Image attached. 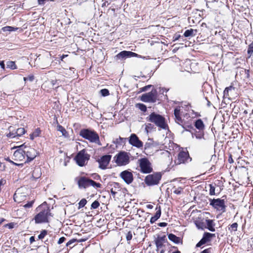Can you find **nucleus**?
<instances>
[{"mask_svg": "<svg viewBox=\"0 0 253 253\" xmlns=\"http://www.w3.org/2000/svg\"><path fill=\"white\" fill-rule=\"evenodd\" d=\"M38 213L35 215L34 220L36 224L46 223L49 221V216H52L49 208L46 202H44L36 209Z\"/></svg>", "mask_w": 253, "mask_h": 253, "instance_id": "nucleus-1", "label": "nucleus"}, {"mask_svg": "<svg viewBox=\"0 0 253 253\" xmlns=\"http://www.w3.org/2000/svg\"><path fill=\"white\" fill-rule=\"evenodd\" d=\"M146 120L147 122L154 124L160 129H167L168 128L166 119L163 116L155 112L151 113L146 118Z\"/></svg>", "mask_w": 253, "mask_h": 253, "instance_id": "nucleus-2", "label": "nucleus"}, {"mask_svg": "<svg viewBox=\"0 0 253 253\" xmlns=\"http://www.w3.org/2000/svg\"><path fill=\"white\" fill-rule=\"evenodd\" d=\"M181 108L180 107H176L174 110V115L175 116V122L179 125H181L183 128L187 130L186 128H191V118H194L195 116H192L190 117L188 114H186L184 117H186L187 119L190 118L187 121H185L184 119H182L181 116H182V112L181 111Z\"/></svg>", "mask_w": 253, "mask_h": 253, "instance_id": "nucleus-3", "label": "nucleus"}, {"mask_svg": "<svg viewBox=\"0 0 253 253\" xmlns=\"http://www.w3.org/2000/svg\"><path fill=\"white\" fill-rule=\"evenodd\" d=\"M130 157L129 153L122 151L114 156V161L118 166H125L130 163Z\"/></svg>", "mask_w": 253, "mask_h": 253, "instance_id": "nucleus-4", "label": "nucleus"}, {"mask_svg": "<svg viewBox=\"0 0 253 253\" xmlns=\"http://www.w3.org/2000/svg\"><path fill=\"white\" fill-rule=\"evenodd\" d=\"M80 135L90 142L99 144V137L97 133L88 129H83L80 132Z\"/></svg>", "mask_w": 253, "mask_h": 253, "instance_id": "nucleus-5", "label": "nucleus"}, {"mask_svg": "<svg viewBox=\"0 0 253 253\" xmlns=\"http://www.w3.org/2000/svg\"><path fill=\"white\" fill-rule=\"evenodd\" d=\"M138 163L140 168V170L143 173H149L152 171V164L147 158H144L138 160Z\"/></svg>", "mask_w": 253, "mask_h": 253, "instance_id": "nucleus-6", "label": "nucleus"}, {"mask_svg": "<svg viewBox=\"0 0 253 253\" xmlns=\"http://www.w3.org/2000/svg\"><path fill=\"white\" fill-rule=\"evenodd\" d=\"M90 158V156L84 149L80 151L77 154L75 160L77 164L80 167L85 166Z\"/></svg>", "mask_w": 253, "mask_h": 253, "instance_id": "nucleus-7", "label": "nucleus"}, {"mask_svg": "<svg viewBox=\"0 0 253 253\" xmlns=\"http://www.w3.org/2000/svg\"><path fill=\"white\" fill-rule=\"evenodd\" d=\"M162 175L160 173L156 172L149 174L145 178V182L148 186L157 185L159 183Z\"/></svg>", "mask_w": 253, "mask_h": 253, "instance_id": "nucleus-8", "label": "nucleus"}, {"mask_svg": "<svg viewBox=\"0 0 253 253\" xmlns=\"http://www.w3.org/2000/svg\"><path fill=\"white\" fill-rule=\"evenodd\" d=\"M157 99V91L156 89H152L151 91L143 94L141 96V100L145 102L154 103Z\"/></svg>", "mask_w": 253, "mask_h": 253, "instance_id": "nucleus-9", "label": "nucleus"}, {"mask_svg": "<svg viewBox=\"0 0 253 253\" xmlns=\"http://www.w3.org/2000/svg\"><path fill=\"white\" fill-rule=\"evenodd\" d=\"M210 205L217 211L223 213L225 211L226 206L224 200L220 199H212L211 201Z\"/></svg>", "mask_w": 253, "mask_h": 253, "instance_id": "nucleus-10", "label": "nucleus"}, {"mask_svg": "<svg viewBox=\"0 0 253 253\" xmlns=\"http://www.w3.org/2000/svg\"><path fill=\"white\" fill-rule=\"evenodd\" d=\"M23 151H24L25 155H26L27 160L25 162H30L34 160L37 155V151L33 148L30 146H24Z\"/></svg>", "mask_w": 253, "mask_h": 253, "instance_id": "nucleus-11", "label": "nucleus"}, {"mask_svg": "<svg viewBox=\"0 0 253 253\" xmlns=\"http://www.w3.org/2000/svg\"><path fill=\"white\" fill-rule=\"evenodd\" d=\"M119 176L127 184H130L133 182V175L131 171L129 169L122 171L120 173Z\"/></svg>", "mask_w": 253, "mask_h": 253, "instance_id": "nucleus-12", "label": "nucleus"}, {"mask_svg": "<svg viewBox=\"0 0 253 253\" xmlns=\"http://www.w3.org/2000/svg\"><path fill=\"white\" fill-rule=\"evenodd\" d=\"M191 161V158L189 157V154L187 151H180L178 156L177 158L175 161V163L177 165L184 164L188 161Z\"/></svg>", "mask_w": 253, "mask_h": 253, "instance_id": "nucleus-13", "label": "nucleus"}, {"mask_svg": "<svg viewBox=\"0 0 253 253\" xmlns=\"http://www.w3.org/2000/svg\"><path fill=\"white\" fill-rule=\"evenodd\" d=\"M111 156L110 155H106L101 157L97 160L99 163V168L102 169H105L107 168L110 160Z\"/></svg>", "mask_w": 253, "mask_h": 253, "instance_id": "nucleus-14", "label": "nucleus"}, {"mask_svg": "<svg viewBox=\"0 0 253 253\" xmlns=\"http://www.w3.org/2000/svg\"><path fill=\"white\" fill-rule=\"evenodd\" d=\"M129 143L137 148H141L143 145V142L139 140L137 136L134 133L130 135L129 138Z\"/></svg>", "mask_w": 253, "mask_h": 253, "instance_id": "nucleus-15", "label": "nucleus"}, {"mask_svg": "<svg viewBox=\"0 0 253 253\" xmlns=\"http://www.w3.org/2000/svg\"><path fill=\"white\" fill-rule=\"evenodd\" d=\"M23 147V145L20 146L19 148L14 152L12 157L14 161L19 162L24 161L25 157Z\"/></svg>", "mask_w": 253, "mask_h": 253, "instance_id": "nucleus-16", "label": "nucleus"}, {"mask_svg": "<svg viewBox=\"0 0 253 253\" xmlns=\"http://www.w3.org/2000/svg\"><path fill=\"white\" fill-rule=\"evenodd\" d=\"M79 188H86L89 186L90 179L84 176L76 178Z\"/></svg>", "mask_w": 253, "mask_h": 253, "instance_id": "nucleus-17", "label": "nucleus"}, {"mask_svg": "<svg viewBox=\"0 0 253 253\" xmlns=\"http://www.w3.org/2000/svg\"><path fill=\"white\" fill-rule=\"evenodd\" d=\"M137 56V54L134 52L131 51H123L118 53L115 56V58L116 59H123L128 57H136Z\"/></svg>", "mask_w": 253, "mask_h": 253, "instance_id": "nucleus-18", "label": "nucleus"}, {"mask_svg": "<svg viewBox=\"0 0 253 253\" xmlns=\"http://www.w3.org/2000/svg\"><path fill=\"white\" fill-rule=\"evenodd\" d=\"M215 236V234L210 233H205L202 239L197 244L196 247H200L202 245L210 241L211 238Z\"/></svg>", "mask_w": 253, "mask_h": 253, "instance_id": "nucleus-19", "label": "nucleus"}, {"mask_svg": "<svg viewBox=\"0 0 253 253\" xmlns=\"http://www.w3.org/2000/svg\"><path fill=\"white\" fill-rule=\"evenodd\" d=\"M25 129L24 128H18L15 132H10L7 134V136L11 138H14L16 136H20L25 133Z\"/></svg>", "mask_w": 253, "mask_h": 253, "instance_id": "nucleus-20", "label": "nucleus"}, {"mask_svg": "<svg viewBox=\"0 0 253 253\" xmlns=\"http://www.w3.org/2000/svg\"><path fill=\"white\" fill-rule=\"evenodd\" d=\"M157 211L154 216H152L150 219V223H153L156 220H157L161 216V210L160 207H157L156 208Z\"/></svg>", "mask_w": 253, "mask_h": 253, "instance_id": "nucleus-21", "label": "nucleus"}, {"mask_svg": "<svg viewBox=\"0 0 253 253\" xmlns=\"http://www.w3.org/2000/svg\"><path fill=\"white\" fill-rule=\"evenodd\" d=\"M206 223L207 224V228L211 231L214 232L215 231L214 226L215 224L213 220L211 219H207Z\"/></svg>", "mask_w": 253, "mask_h": 253, "instance_id": "nucleus-22", "label": "nucleus"}, {"mask_svg": "<svg viewBox=\"0 0 253 253\" xmlns=\"http://www.w3.org/2000/svg\"><path fill=\"white\" fill-rule=\"evenodd\" d=\"M168 238L169 240L175 244H178L181 242V239L179 237L171 233L168 235Z\"/></svg>", "mask_w": 253, "mask_h": 253, "instance_id": "nucleus-23", "label": "nucleus"}, {"mask_svg": "<svg viewBox=\"0 0 253 253\" xmlns=\"http://www.w3.org/2000/svg\"><path fill=\"white\" fill-rule=\"evenodd\" d=\"M195 126L198 129L203 130L205 128V125L201 119H198L195 123Z\"/></svg>", "mask_w": 253, "mask_h": 253, "instance_id": "nucleus-24", "label": "nucleus"}, {"mask_svg": "<svg viewBox=\"0 0 253 253\" xmlns=\"http://www.w3.org/2000/svg\"><path fill=\"white\" fill-rule=\"evenodd\" d=\"M197 32V30H194V29H190L186 30L185 32L184 33V36L185 37H193L195 36L196 35V33Z\"/></svg>", "mask_w": 253, "mask_h": 253, "instance_id": "nucleus-25", "label": "nucleus"}, {"mask_svg": "<svg viewBox=\"0 0 253 253\" xmlns=\"http://www.w3.org/2000/svg\"><path fill=\"white\" fill-rule=\"evenodd\" d=\"M165 241V237H161L158 239L156 241V245L157 247V249L158 248H162L165 247V246L164 245V243Z\"/></svg>", "mask_w": 253, "mask_h": 253, "instance_id": "nucleus-26", "label": "nucleus"}, {"mask_svg": "<svg viewBox=\"0 0 253 253\" xmlns=\"http://www.w3.org/2000/svg\"><path fill=\"white\" fill-rule=\"evenodd\" d=\"M57 130L61 132L63 136L65 137H68L69 135L66 130L61 125H58L57 126Z\"/></svg>", "mask_w": 253, "mask_h": 253, "instance_id": "nucleus-27", "label": "nucleus"}, {"mask_svg": "<svg viewBox=\"0 0 253 253\" xmlns=\"http://www.w3.org/2000/svg\"><path fill=\"white\" fill-rule=\"evenodd\" d=\"M155 129L151 123H147L145 125V130L147 133L152 132Z\"/></svg>", "mask_w": 253, "mask_h": 253, "instance_id": "nucleus-28", "label": "nucleus"}, {"mask_svg": "<svg viewBox=\"0 0 253 253\" xmlns=\"http://www.w3.org/2000/svg\"><path fill=\"white\" fill-rule=\"evenodd\" d=\"M41 131L40 128H37L30 135L31 139L33 140L35 138L37 137L40 135Z\"/></svg>", "mask_w": 253, "mask_h": 253, "instance_id": "nucleus-29", "label": "nucleus"}, {"mask_svg": "<svg viewBox=\"0 0 253 253\" xmlns=\"http://www.w3.org/2000/svg\"><path fill=\"white\" fill-rule=\"evenodd\" d=\"M18 29L17 27H13L11 26H5L2 28L3 32H13L16 31Z\"/></svg>", "mask_w": 253, "mask_h": 253, "instance_id": "nucleus-30", "label": "nucleus"}, {"mask_svg": "<svg viewBox=\"0 0 253 253\" xmlns=\"http://www.w3.org/2000/svg\"><path fill=\"white\" fill-rule=\"evenodd\" d=\"M91 186L95 188H98L101 187V184L99 183H97L94 181L90 179L89 186Z\"/></svg>", "mask_w": 253, "mask_h": 253, "instance_id": "nucleus-31", "label": "nucleus"}, {"mask_svg": "<svg viewBox=\"0 0 253 253\" xmlns=\"http://www.w3.org/2000/svg\"><path fill=\"white\" fill-rule=\"evenodd\" d=\"M7 67L12 69H16L17 67L14 62L9 61H8L6 63Z\"/></svg>", "mask_w": 253, "mask_h": 253, "instance_id": "nucleus-32", "label": "nucleus"}, {"mask_svg": "<svg viewBox=\"0 0 253 253\" xmlns=\"http://www.w3.org/2000/svg\"><path fill=\"white\" fill-rule=\"evenodd\" d=\"M136 107L144 112L147 110L146 106L143 104L137 103L136 104Z\"/></svg>", "mask_w": 253, "mask_h": 253, "instance_id": "nucleus-33", "label": "nucleus"}, {"mask_svg": "<svg viewBox=\"0 0 253 253\" xmlns=\"http://www.w3.org/2000/svg\"><path fill=\"white\" fill-rule=\"evenodd\" d=\"M172 189H173V192L176 195L180 194L183 190V188H181V187H179L178 188H176V187H174L172 188Z\"/></svg>", "mask_w": 253, "mask_h": 253, "instance_id": "nucleus-34", "label": "nucleus"}, {"mask_svg": "<svg viewBox=\"0 0 253 253\" xmlns=\"http://www.w3.org/2000/svg\"><path fill=\"white\" fill-rule=\"evenodd\" d=\"M195 224L196 225V227L198 229H203L205 228H206V226L204 225V223L201 222L200 221H196L195 222Z\"/></svg>", "mask_w": 253, "mask_h": 253, "instance_id": "nucleus-35", "label": "nucleus"}, {"mask_svg": "<svg viewBox=\"0 0 253 253\" xmlns=\"http://www.w3.org/2000/svg\"><path fill=\"white\" fill-rule=\"evenodd\" d=\"M248 54L250 55L249 57L253 53V42L249 45L248 48Z\"/></svg>", "mask_w": 253, "mask_h": 253, "instance_id": "nucleus-36", "label": "nucleus"}, {"mask_svg": "<svg viewBox=\"0 0 253 253\" xmlns=\"http://www.w3.org/2000/svg\"><path fill=\"white\" fill-rule=\"evenodd\" d=\"M86 200L85 199H82L79 203L78 209H80L84 207L86 204Z\"/></svg>", "mask_w": 253, "mask_h": 253, "instance_id": "nucleus-37", "label": "nucleus"}, {"mask_svg": "<svg viewBox=\"0 0 253 253\" xmlns=\"http://www.w3.org/2000/svg\"><path fill=\"white\" fill-rule=\"evenodd\" d=\"M210 190H209V193L211 195H214L215 194V187L212 184H210Z\"/></svg>", "mask_w": 253, "mask_h": 253, "instance_id": "nucleus-38", "label": "nucleus"}, {"mask_svg": "<svg viewBox=\"0 0 253 253\" xmlns=\"http://www.w3.org/2000/svg\"><path fill=\"white\" fill-rule=\"evenodd\" d=\"M100 92L103 96H106L109 94V90L107 89H102Z\"/></svg>", "mask_w": 253, "mask_h": 253, "instance_id": "nucleus-39", "label": "nucleus"}, {"mask_svg": "<svg viewBox=\"0 0 253 253\" xmlns=\"http://www.w3.org/2000/svg\"><path fill=\"white\" fill-rule=\"evenodd\" d=\"M99 203L97 201H95L92 203L91 207L92 209H96L99 207Z\"/></svg>", "mask_w": 253, "mask_h": 253, "instance_id": "nucleus-40", "label": "nucleus"}, {"mask_svg": "<svg viewBox=\"0 0 253 253\" xmlns=\"http://www.w3.org/2000/svg\"><path fill=\"white\" fill-rule=\"evenodd\" d=\"M47 234V231L45 230L42 231L41 234L38 236L39 239H42Z\"/></svg>", "mask_w": 253, "mask_h": 253, "instance_id": "nucleus-41", "label": "nucleus"}, {"mask_svg": "<svg viewBox=\"0 0 253 253\" xmlns=\"http://www.w3.org/2000/svg\"><path fill=\"white\" fill-rule=\"evenodd\" d=\"M132 238V234L131 231L128 232L126 234V239L127 241H130Z\"/></svg>", "mask_w": 253, "mask_h": 253, "instance_id": "nucleus-42", "label": "nucleus"}, {"mask_svg": "<svg viewBox=\"0 0 253 253\" xmlns=\"http://www.w3.org/2000/svg\"><path fill=\"white\" fill-rule=\"evenodd\" d=\"M230 228L232 231H236L237 230L238 224L237 223H234L231 225Z\"/></svg>", "mask_w": 253, "mask_h": 253, "instance_id": "nucleus-43", "label": "nucleus"}, {"mask_svg": "<svg viewBox=\"0 0 253 253\" xmlns=\"http://www.w3.org/2000/svg\"><path fill=\"white\" fill-rule=\"evenodd\" d=\"M76 241V239H73L66 243V246L72 248L71 245Z\"/></svg>", "mask_w": 253, "mask_h": 253, "instance_id": "nucleus-44", "label": "nucleus"}, {"mask_svg": "<svg viewBox=\"0 0 253 253\" xmlns=\"http://www.w3.org/2000/svg\"><path fill=\"white\" fill-rule=\"evenodd\" d=\"M5 160L7 161H8V162L13 164V165H16V166H23V164L22 163H21V164L16 163L14 162L13 161H12V160H11L9 158H7L5 159Z\"/></svg>", "mask_w": 253, "mask_h": 253, "instance_id": "nucleus-45", "label": "nucleus"}, {"mask_svg": "<svg viewBox=\"0 0 253 253\" xmlns=\"http://www.w3.org/2000/svg\"><path fill=\"white\" fill-rule=\"evenodd\" d=\"M157 251L158 252V253H164L166 251V247L165 246L162 248H160V249L158 248L157 249Z\"/></svg>", "mask_w": 253, "mask_h": 253, "instance_id": "nucleus-46", "label": "nucleus"}, {"mask_svg": "<svg viewBox=\"0 0 253 253\" xmlns=\"http://www.w3.org/2000/svg\"><path fill=\"white\" fill-rule=\"evenodd\" d=\"M34 203V201H31V202H28L27 204H25L24 207L25 208H31L33 206V204Z\"/></svg>", "mask_w": 253, "mask_h": 253, "instance_id": "nucleus-47", "label": "nucleus"}, {"mask_svg": "<svg viewBox=\"0 0 253 253\" xmlns=\"http://www.w3.org/2000/svg\"><path fill=\"white\" fill-rule=\"evenodd\" d=\"M211 248H210L204 250V251H202L200 253H211Z\"/></svg>", "mask_w": 253, "mask_h": 253, "instance_id": "nucleus-48", "label": "nucleus"}, {"mask_svg": "<svg viewBox=\"0 0 253 253\" xmlns=\"http://www.w3.org/2000/svg\"><path fill=\"white\" fill-rule=\"evenodd\" d=\"M65 240H66V238L64 237H62L60 238H59V239L58 241V244H61L63 243Z\"/></svg>", "mask_w": 253, "mask_h": 253, "instance_id": "nucleus-49", "label": "nucleus"}, {"mask_svg": "<svg viewBox=\"0 0 253 253\" xmlns=\"http://www.w3.org/2000/svg\"><path fill=\"white\" fill-rule=\"evenodd\" d=\"M151 85H146L143 87H142L141 88V90L142 91H147L149 88H150L151 87Z\"/></svg>", "mask_w": 253, "mask_h": 253, "instance_id": "nucleus-50", "label": "nucleus"}, {"mask_svg": "<svg viewBox=\"0 0 253 253\" xmlns=\"http://www.w3.org/2000/svg\"><path fill=\"white\" fill-rule=\"evenodd\" d=\"M5 183V180L3 179H1L0 180V192L1 191V187L2 185H3Z\"/></svg>", "mask_w": 253, "mask_h": 253, "instance_id": "nucleus-51", "label": "nucleus"}, {"mask_svg": "<svg viewBox=\"0 0 253 253\" xmlns=\"http://www.w3.org/2000/svg\"><path fill=\"white\" fill-rule=\"evenodd\" d=\"M0 66L3 70L4 69L5 65H4V62L3 61L0 62Z\"/></svg>", "mask_w": 253, "mask_h": 253, "instance_id": "nucleus-52", "label": "nucleus"}, {"mask_svg": "<svg viewBox=\"0 0 253 253\" xmlns=\"http://www.w3.org/2000/svg\"><path fill=\"white\" fill-rule=\"evenodd\" d=\"M167 225V223L166 222H161L159 224V226L160 227H165Z\"/></svg>", "mask_w": 253, "mask_h": 253, "instance_id": "nucleus-53", "label": "nucleus"}, {"mask_svg": "<svg viewBox=\"0 0 253 253\" xmlns=\"http://www.w3.org/2000/svg\"><path fill=\"white\" fill-rule=\"evenodd\" d=\"M28 78V80H29L30 81L32 82L34 80V76H29L28 77H27Z\"/></svg>", "mask_w": 253, "mask_h": 253, "instance_id": "nucleus-54", "label": "nucleus"}, {"mask_svg": "<svg viewBox=\"0 0 253 253\" xmlns=\"http://www.w3.org/2000/svg\"><path fill=\"white\" fill-rule=\"evenodd\" d=\"M18 194L17 193H15L14 195V199L15 201H17L16 199L18 198Z\"/></svg>", "mask_w": 253, "mask_h": 253, "instance_id": "nucleus-55", "label": "nucleus"}, {"mask_svg": "<svg viewBox=\"0 0 253 253\" xmlns=\"http://www.w3.org/2000/svg\"><path fill=\"white\" fill-rule=\"evenodd\" d=\"M57 82V80H55V81L53 80L51 82V83L52 86H54V85L56 84Z\"/></svg>", "mask_w": 253, "mask_h": 253, "instance_id": "nucleus-56", "label": "nucleus"}, {"mask_svg": "<svg viewBox=\"0 0 253 253\" xmlns=\"http://www.w3.org/2000/svg\"><path fill=\"white\" fill-rule=\"evenodd\" d=\"M228 161L230 163H233V160L232 159V157H231V156H230L229 158V160H228Z\"/></svg>", "mask_w": 253, "mask_h": 253, "instance_id": "nucleus-57", "label": "nucleus"}, {"mask_svg": "<svg viewBox=\"0 0 253 253\" xmlns=\"http://www.w3.org/2000/svg\"><path fill=\"white\" fill-rule=\"evenodd\" d=\"M39 171H40V169L39 168L35 169L34 170L33 175L34 176V174L36 172H39Z\"/></svg>", "mask_w": 253, "mask_h": 253, "instance_id": "nucleus-58", "label": "nucleus"}, {"mask_svg": "<svg viewBox=\"0 0 253 253\" xmlns=\"http://www.w3.org/2000/svg\"><path fill=\"white\" fill-rule=\"evenodd\" d=\"M146 207L148 209H152L153 208V206L152 205H147Z\"/></svg>", "mask_w": 253, "mask_h": 253, "instance_id": "nucleus-59", "label": "nucleus"}, {"mask_svg": "<svg viewBox=\"0 0 253 253\" xmlns=\"http://www.w3.org/2000/svg\"><path fill=\"white\" fill-rule=\"evenodd\" d=\"M35 241V239H34V237L33 236H32L30 237V241L31 243H32L33 242H34Z\"/></svg>", "mask_w": 253, "mask_h": 253, "instance_id": "nucleus-60", "label": "nucleus"}, {"mask_svg": "<svg viewBox=\"0 0 253 253\" xmlns=\"http://www.w3.org/2000/svg\"><path fill=\"white\" fill-rule=\"evenodd\" d=\"M94 179H98L100 178V176L98 174H95V176L94 177Z\"/></svg>", "mask_w": 253, "mask_h": 253, "instance_id": "nucleus-61", "label": "nucleus"}, {"mask_svg": "<svg viewBox=\"0 0 253 253\" xmlns=\"http://www.w3.org/2000/svg\"><path fill=\"white\" fill-rule=\"evenodd\" d=\"M67 56H68V55H66V54H63V55H62L61 56V60H63V59H64L65 57H67Z\"/></svg>", "mask_w": 253, "mask_h": 253, "instance_id": "nucleus-62", "label": "nucleus"}, {"mask_svg": "<svg viewBox=\"0 0 253 253\" xmlns=\"http://www.w3.org/2000/svg\"><path fill=\"white\" fill-rule=\"evenodd\" d=\"M111 192L112 194L113 195H114V196H115V195H116V194L117 193V192H115V191H113V189H111Z\"/></svg>", "mask_w": 253, "mask_h": 253, "instance_id": "nucleus-63", "label": "nucleus"}, {"mask_svg": "<svg viewBox=\"0 0 253 253\" xmlns=\"http://www.w3.org/2000/svg\"><path fill=\"white\" fill-rule=\"evenodd\" d=\"M7 225L8 226L9 228H12L11 224H7Z\"/></svg>", "mask_w": 253, "mask_h": 253, "instance_id": "nucleus-64", "label": "nucleus"}]
</instances>
